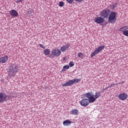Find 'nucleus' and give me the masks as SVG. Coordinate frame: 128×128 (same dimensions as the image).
Wrapping results in <instances>:
<instances>
[{"mask_svg": "<svg viewBox=\"0 0 128 128\" xmlns=\"http://www.w3.org/2000/svg\"><path fill=\"white\" fill-rule=\"evenodd\" d=\"M7 70L8 76L14 77L16 74V72H18V66L16 64H12L8 66Z\"/></svg>", "mask_w": 128, "mask_h": 128, "instance_id": "f257e3e1", "label": "nucleus"}, {"mask_svg": "<svg viewBox=\"0 0 128 128\" xmlns=\"http://www.w3.org/2000/svg\"><path fill=\"white\" fill-rule=\"evenodd\" d=\"M88 97H89L90 101L92 102H96L98 98H100V92H96L94 96V92H88Z\"/></svg>", "mask_w": 128, "mask_h": 128, "instance_id": "f03ea898", "label": "nucleus"}, {"mask_svg": "<svg viewBox=\"0 0 128 128\" xmlns=\"http://www.w3.org/2000/svg\"><path fill=\"white\" fill-rule=\"evenodd\" d=\"M85 96L87 98L83 99L80 102V104L82 106H88L90 104V103L92 104V102L90 101L88 92L85 94Z\"/></svg>", "mask_w": 128, "mask_h": 128, "instance_id": "7ed1b4c3", "label": "nucleus"}, {"mask_svg": "<svg viewBox=\"0 0 128 128\" xmlns=\"http://www.w3.org/2000/svg\"><path fill=\"white\" fill-rule=\"evenodd\" d=\"M108 16V22H110V24H114V22H116V12H110Z\"/></svg>", "mask_w": 128, "mask_h": 128, "instance_id": "20e7f679", "label": "nucleus"}, {"mask_svg": "<svg viewBox=\"0 0 128 128\" xmlns=\"http://www.w3.org/2000/svg\"><path fill=\"white\" fill-rule=\"evenodd\" d=\"M62 54V51L60 49H54L51 51V54L50 55L49 58H54V56L56 58L60 56Z\"/></svg>", "mask_w": 128, "mask_h": 128, "instance_id": "39448f33", "label": "nucleus"}, {"mask_svg": "<svg viewBox=\"0 0 128 128\" xmlns=\"http://www.w3.org/2000/svg\"><path fill=\"white\" fill-rule=\"evenodd\" d=\"M80 82V78H74L72 80H69L66 83L62 84V86H72V84H78V82Z\"/></svg>", "mask_w": 128, "mask_h": 128, "instance_id": "423d86ee", "label": "nucleus"}, {"mask_svg": "<svg viewBox=\"0 0 128 128\" xmlns=\"http://www.w3.org/2000/svg\"><path fill=\"white\" fill-rule=\"evenodd\" d=\"M104 48V45H101L99 46L98 48H96L94 50L91 54L90 58H94V56H96V54H98Z\"/></svg>", "mask_w": 128, "mask_h": 128, "instance_id": "0eeeda50", "label": "nucleus"}, {"mask_svg": "<svg viewBox=\"0 0 128 128\" xmlns=\"http://www.w3.org/2000/svg\"><path fill=\"white\" fill-rule=\"evenodd\" d=\"M110 9H104L100 13V15L102 18H108V16H110Z\"/></svg>", "mask_w": 128, "mask_h": 128, "instance_id": "6e6552de", "label": "nucleus"}, {"mask_svg": "<svg viewBox=\"0 0 128 128\" xmlns=\"http://www.w3.org/2000/svg\"><path fill=\"white\" fill-rule=\"evenodd\" d=\"M10 96L8 95L0 92V104L4 102H7L10 100Z\"/></svg>", "mask_w": 128, "mask_h": 128, "instance_id": "1a4fd4ad", "label": "nucleus"}, {"mask_svg": "<svg viewBox=\"0 0 128 128\" xmlns=\"http://www.w3.org/2000/svg\"><path fill=\"white\" fill-rule=\"evenodd\" d=\"M128 94L126 92L120 94L118 96V98L120 100H122V101L126 100H128Z\"/></svg>", "mask_w": 128, "mask_h": 128, "instance_id": "9d476101", "label": "nucleus"}, {"mask_svg": "<svg viewBox=\"0 0 128 128\" xmlns=\"http://www.w3.org/2000/svg\"><path fill=\"white\" fill-rule=\"evenodd\" d=\"M9 14L12 18H18V12L16 10H12L9 12Z\"/></svg>", "mask_w": 128, "mask_h": 128, "instance_id": "9b49d317", "label": "nucleus"}, {"mask_svg": "<svg viewBox=\"0 0 128 128\" xmlns=\"http://www.w3.org/2000/svg\"><path fill=\"white\" fill-rule=\"evenodd\" d=\"M94 22H96V24H100L104 23V19L102 18V17H96L94 18Z\"/></svg>", "mask_w": 128, "mask_h": 128, "instance_id": "f8f14e48", "label": "nucleus"}, {"mask_svg": "<svg viewBox=\"0 0 128 128\" xmlns=\"http://www.w3.org/2000/svg\"><path fill=\"white\" fill-rule=\"evenodd\" d=\"M70 48V44H67L63 46H62L60 48V51L62 52H66L68 50V48Z\"/></svg>", "mask_w": 128, "mask_h": 128, "instance_id": "ddd939ff", "label": "nucleus"}, {"mask_svg": "<svg viewBox=\"0 0 128 128\" xmlns=\"http://www.w3.org/2000/svg\"><path fill=\"white\" fill-rule=\"evenodd\" d=\"M8 60V56L6 55L0 58V64H4Z\"/></svg>", "mask_w": 128, "mask_h": 128, "instance_id": "4468645a", "label": "nucleus"}, {"mask_svg": "<svg viewBox=\"0 0 128 128\" xmlns=\"http://www.w3.org/2000/svg\"><path fill=\"white\" fill-rule=\"evenodd\" d=\"M70 124H72V121L70 120H65L63 122V126H70Z\"/></svg>", "mask_w": 128, "mask_h": 128, "instance_id": "2eb2a0df", "label": "nucleus"}, {"mask_svg": "<svg viewBox=\"0 0 128 128\" xmlns=\"http://www.w3.org/2000/svg\"><path fill=\"white\" fill-rule=\"evenodd\" d=\"M70 114L76 116L78 114V110L77 109H73L70 111Z\"/></svg>", "mask_w": 128, "mask_h": 128, "instance_id": "dca6fc26", "label": "nucleus"}, {"mask_svg": "<svg viewBox=\"0 0 128 128\" xmlns=\"http://www.w3.org/2000/svg\"><path fill=\"white\" fill-rule=\"evenodd\" d=\"M74 0H66V2L68 4H72V2H74ZM76 2H82L84 1V0H75Z\"/></svg>", "mask_w": 128, "mask_h": 128, "instance_id": "f3484780", "label": "nucleus"}, {"mask_svg": "<svg viewBox=\"0 0 128 128\" xmlns=\"http://www.w3.org/2000/svg\"><path fill=\"white\" fill-rule=\"evenodd\" d=\"M68 68H70V66L68 65L64 66L63 68L60 71L61 74H62V72H64L66 70H68Z\"/></svg>", "mask_w": 128, "mask_h": 128, "instance_id": "a211bd4d", "label": "nucleus"}, {"mask_svg": "<svg viewBox=\"0 0 128 128\" xmlns=\"http://www.w3.org/2000/svg\"><path fill=\"white\" fill-rule=\"evenodd\" d=\"M120 32H124L126 30H128V26H125L119 29Z\"/></svg>", "mask_w": 128, "mask_h": 128, "instance_id": "6ab92c4d", "label": "nucleus"}, {"mask_svg": "<svg viewBox=\"0 0 128 128\" xmlns=\"http://www.w3.org/2000/svg\"><path fill=\"white\" fill-rule=\"evenodd\" d=\"M44 56H48L50 54V49H45L44 50Z\"/></svg>", "mask_w": 128, "mask_h": 128, "instance_id": "aec40b11", "label": "nucleus"}, {"mask_svg": "<svg viewBox=\"0 0 128 128\" xmlns=\"http://www.w3.org/2000/svg\"><path fill=\"white\" fill-rule=\"evenodd\" d=\"M64 6V2H60L58 4V6L60 8H62Z\"/></svg>", "mask_w": 128, "mask_h": 128, "instance_id": "412c9836", "label": "nucleus"}, {"mask_svg": "<svg viewBox=\"0 0 128 128\" xmlns=\"http://www.w3.org/2000/svg\"><path fill=\"white\" fill-rule=\"evenodd\" d=\"M69 68H72L74 66V62L71 61L69 62Z\"/></svg>", "mask_w": 128, "mask_h": 128, "instance_id": "4be33fe9", "label": "nucleus"}, {"mask_svg": "<svg viewBox=\"0 0 128 128\" xmlns=\"http://www.w3.org/2000/svg\"><path fill=\"white\" fill-rule=\"evenodd\" d=\"M78 58H84V54L82 52H79L78 54Z\"/></svg>", "mask_w": 128, "mask_h": 128, "instance_id": "5701e85b", "label": "nucleus"}, {"mask_svg": "<svg viewBox=\"0 0 128 128\" xmlns=\"http://www.w3.org/2000/svg\"><path fill=\"white\" fill-rule=\"evenodd\" d=\"M123 34L125 36H128V30L122 32Z\"/></svg>", "mask_w": 128, "mask_h": 128, "instance_id": "b1692460", "label": "nucleus"}, {"mask_svg": "<svg viewBox=\"0 0 128 128\" xmlns=\"http://www.w3.org/2000/svg\"><path fill=\"white\" fill-rule=\"evenodd\" d=\"M116 86V84H112L110 86L107 87L105 90H108L110 88H112V86Z\"/></svg>", "mask_w": 128, "mask_h": 128, "instance_id": "393cba45", "label": "nucleus"}, {"mask_svg": "<svg viewBox=\"0 0 128 128\" xmlns=\"http://www.w3.org/2000/svg\"><path fill=\"white\" fill-rule=\"evenodd\" d=\"M24 2V0H19L16 1V4H18V2Z\"/></svg>", "mask_w": 128, "mask_h": 128, "instance_id": "a878e982", "label": "nucleus"}, {"mask_svg": "<svg viewBox=\"0 0 128 128\" xmlns=\"http://www.w3.org/2000/svg\"><path fill=\"white\" fill-rule=\"evenodd\" d=\"M27 12H28V14L29 16H30V14H32V11H27Z\"/></svg>", "mask_w": 128, "mask_h": 128, "instance_id": "bb28decb", "label": "nucleus"}, {"mask_svg": "<svg viewBox=\"0 0 128 128\" xmlns=\"http://www.w3.org/2000/svg\"><path fill=\"white\" fill-rule=\"evenodd\" d=\"M40 48H46V46H44V45L40 44Z\"/></svg>", "mask_w": 128, "mask_h": 128, "instance_id": "cd10ccee", "label": "nucleus"}, {"mask_svg": "<svg viewBox=\"0 0 128 128\" xmlns=\"http://www.w3.org/2000/svg\"><path fill=\"white\" fill-rule=\"evenodd\" d=\"M124 84V82L122 81L121 82L116 84Z\"/></svg>", "mask_w": 128, "mask_h": 128, "instance_id": "c85d7f7f", "label": "nucleus"}, {"mask_svg": "<svg viewBox=\"0 0 128 128\" xmlns=\"http://www.w3.org/2000/svg\"><path fill=\"white\" fill-rule=\"evenodd\" d=\"M62 60H66V57H64Z\"/></svg>", "mask_w": 128, "mask_h": 128, "instance_id": "c756f323", "label": "nucleus"}, {"mask_svg": "<svg viewBox=\"0 0 128 128\" xmlns=\"http://www.w3.org/2000/svg\"><path fill=\"white\" fill-rule=\"evenodd\" d=\"M118 4V3H116L115 4V6L117 5Z\"/></svg>", "mask_w": 128, "mask_h": 128, "instance_id": "7c9ffc66", "label": "nucleus"}, {"mask_svg": "<svg viewBox=\"0 0 128 128\" xmlns=\"http://www.w3.org/2000/svg\"><path fill=\"white\" fill-rule=\"evenodd\" d=\"M114 8H115V6H114Z\"/></svg>", "mask_w": 128, "mask_h": 128, "instance_id": "2f4dec72", "label": "nucleus"}]
</instances>
